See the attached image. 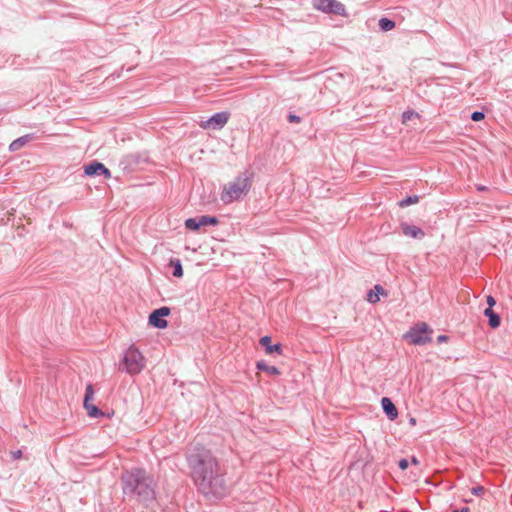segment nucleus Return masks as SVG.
I'll return each mask as SVG.
<instances>
[{"mask_svg":"<svg viewBox=\"0 0 512 512\" xmlns=\"http://www.w3.org/2000/svg\"><path fill=\"white\" fill-rule=\"evenodd\" d=\"M191 477L204 495L222 496L225 493L224 474L214 455L206 449L198 450L188 457Z\"/></svg>","mask_w":512,"mask_h":512,"instance_id":"obj_1","label":"nucleus"},{"mask_svg":"<svg viewBox=\"0 0 512 512\" xmlns=\"http://www.w3.org/2000/svg\"><path fill=\"white\" fill-rule=\"evenodd\" d=\"M122 489L126 495H137L141 500L154 499V480L142 469H132L122 474Z\"/></svg>","mask_w":512,"mask_h":512,"instance_id":"obj_2","label":"nucleus"},{"mask_svg":"<svg viewBox=\"0 0 512 512\" xmlns=\"http://www.w3.org/2000/svg\"><path fill=\"white\" fill-rule=\"evenodd\" d=\"M253 174L244 172L226 183L220 193V200L225 204H231L243 200L251 190Z\"/></svg>","mask_w":512,"mask_h":512,"instance_id":"obj_3","label":"nucleus"},{"mask_svg":"<svg viewBox=\"0 0 512 512\" xmlns=\"http://www.w3.org/2000/svg\"><path fill=\"white\" fill-rule=\"evenodd\" d=\"M146 357L135 345L131 344L122 353L118 369L128 375L140 374L146 367Z\"/></svg>","mask_w":512,"mask_h":512,"instance_id":"obj_4","label":"nucleus"},{"mask_svg":"<svg viewBox=\"0 0 512 512\" xmlns=\"http://www.w3.org/2000/svg\"><path fill=\"white\" fill-rule=\"evenodd\" d=\"M432 330L426 323L416 324L411 327L403 338L412 345H425L431 341Z\"/></svg>","mask_w":512,"mask_h":512,"instance_id":"obj_5","label":"nucleus"},{"mask_svg":"<svg viewBox=\"0 0 512 512\" xmlns=\"http://www.w3.org/2000/svg\"><path fill=\"white\" fill-rule=\"evenodd\" d=\"M230 117V113L227 111H222L215 113L210 118L203 120H196V119H190V122H185L184 125H192L196 126L199 125L200 128H222L224 125L227 124Z\"/></svg>","mask_w":512,"mask_h":512,"instance_id":"obj_6","label":"nucleus"},{"mask_svg":"<svg viewBox=\"0 0 512 512\" xmlns=\"http://www.w3.org/2000/svg\"><path fill=\"white\" fill-rule=\"evenodd\" d=\"M312 6L325 14L347 15L344 4L338 0H312Z\"/></svg>","mask_w":512,"mask_h":512,"instance_id":"obj_7","label":"nucleus"},{"mask_svg":"<svg viewBox=\"0 0 512 512\" xmlns=\"http://www.w3.org/2000/svg\"><path fill=\"white\" fill-rule=\"evenodd\" d=\"M171 313V310L167 306L160 307L156 310H154L148 318V322L151 326L157 328V329H165L168 326V321L165 319L167 316H169Z\"/></svg>","mask_w":512,"mask_h":512,"instance_id":"obj_8","label":"nucleus"},{"mask_svg":"<svg viewBox=\"0 0 512 512\" xmlns=\"http://www.w3.org/2000/svg\"><path fill=\"white\" fill-rule=\"evenodd\" d=\"M94 398V389L91 384L86 386L85 396H84V408L87 411V414L91 418H99L104 415L103 411H101L98 407H96L92 400Z\"/></svg>","mask_w":512,"mask_h":512,"instance_id":"obj_9","label":"nucleus"},{"mask_svg":"<svg viewBox=\"0 0 512 512\" xmlns=\"http://www.w3.org/2000/svg\"><path fill=\"white\" fill-rule=\"evenodd\" d=\"M84 173L87 176H100L103 175L106 179L111 178V172L108 168L105 167L104 164L93 161L84 166Z\"/></svg>","mask_w":512,"mask_h":512,"instance_id":"obj_10","label":"nucleus"},{"mask_svg":"<svg viewBox=\"0 0 512 512\" xmlns=\"http://www.w3.org/2000/svg\"><path fill=\"white\" fill-rule=\"evenodd\" d=\"M260 344L264 347L267 354L282 355L283 350L280 343L272 344L270 336H263L260 338Z\"/></svg>","mask_w":512,"mask_h":512,"instance_id":"obj_11","label":"nucleus"},{"mask_svg":"<svg viewBox=\"0 0 512 512\" xmlns=\"http://www.w3.org/2000/svg\"><path fill=\"white\" fill-rule=\"evenodd\" d=\"M401 230L405 236L411 238L421 239L425 236V233L421 228L407 223H401Z\"/></svg>","mask_w":512,"mask_h":512,"instance_id":"obj_12","label":"nucleus"},{"mask_svg":"<svg viewBox=\"0 0 512 512\" xmlns=\"http://www.w3.org/2000/svg\"><path fill=\"white\" fill-rule=\"evenodd\" d=\"M381 405L384 412L387 414L390 420H394L398 417V411L391 399L387 397H383L381 400Z\"/></svg>","mask_w":512,"mask_h":512,"instance_id":"obj_13","label":"nucleus"},{"mask_svg":"<svg viewBox=\"0 0 512 512\" xmlns=\"http://www.w3.org/2000/svg\"><path fill=\"white\" fill-rule=\"evenodd\" d=\"M380 295L385 296L386 292L381 285H375L374 289L367 293L366 299L369 303L375 304L380 301Z\"/></svg>","mask_w":512,"mask_h":512,"instance_id":"obj_14","label":"nucleus"},{"mask_svg":"<svg viewBox=\"0 0 512 512\" xmlns=\"http://www.w3.org/2000/svg\"><path fill=\"white\" fill-rule=\"evenodd\" d=\"M34 137L32 134H27V135H24L16 140H14L10 146H9V149L11 151H17L19 150L20 148H22L24 145H26L28 142H30L31 140H33Z\"/></svg>","mask_w":512,"mask_h":512,"instance_id":"obj_15","label":"nucleus"},{"mask_svg":"<svg viewBox=\"0 0 512 512\" xmlns=\"http://www.w3.org/2000/svg\"><path fill=\"white\" fill-rule=\"evenodd\" d=\"M256 367L258 370L266 372L270 375H280V370L276 366L268 365L265 361H258Z\"/></svg>","mask_w":512,"mask_h":512,"instance_id":"obj_16","label":"nucleus"},{"mask_svg":"<svg viewBox=\"0 0 512 512\" xmlns=\"http://www.w3.org/2000/svg\"><path fill=\"white\" fill-rule=\"evenodd\" d=\"M484 315L489 318V325L492 328H497L500 325V317L491 309L487 308L484 310Z\"/></svg>","mask_w":512,"mask_h":512,"instance_id":"obj_17","label":"nucleus"},{"mask_svg":"<svg viewBox=\"0 0 512 512\" xmlns=\"http://www.w3.org/2000/svg\"><path fill=\"white\" fill-rule=\"evenodd\" d=\"M378 25L381 31L387 32L395 27V22L386 17H382L380 18Z\"/></svg>","mask_w":512,"mask_h":512,"instance_id":"obj_18","label":"nucleus"},{"mask_svg":"<svg viewBox=\"0 0 512 512\" xmlns=\"http://www.w3.org/2000/svg\"><path fill=\"white\" fill-rule=\"evenodd\" d=\"M170 266L173 267V276L180 278L183 276V268L179 259H171Z\"/></svg>","mask_w":512,"mask_h":512,"instance_id":"obj_19","label":"nucleus"},{"mask_svg":"<svg viewBox=\"0 0 512 512\" xmlns=\"http://www.w3.org/2000/svg\"><path fill=\"white\" fill-rule=\"evenodd\" d=\"M420 115L414 110H406L402 113V124L407 125L410 120L419 119Z\"/></svg>","mask_w":512,"mask_h":512,"instance_id":"obj_20","label":"nucleus"},{"mask_svg":"<svg viewBox=\"0 0 512 512\" xmlns=\"http://www.w3.org/2000/svg\"><path fill=\"white\" fill-rule=\"evenodd\" d=\"M200 227L207 225H216L218 223V219L212 216H201L199 217Z\"/></svg>","mask_w":512,"mask_h":512,"instance_id":"obj_21","label":"nucleus"},{"mask_svg":"<svg viewBox=\"0 0 512 512\" xmlns=\"http://www.w3.org/2000/svg\"><path fill=\"white\" fill-rule=\"evenodd\" d=\"M185 227L192 231L198 230L200 228L199 218H188L185 221Z\"/></svg>","mask_w":512,"mask_h":512,"instance_id":"obj_22","label":"nucleus"},{"mask_svg":"<svg viewBox=\"0 0 512 512\" xmlns=\"http://www.w3.org/2000/svg\"><path fill=\"white\" fill-rule=\"evenodd\" d=\"M418 200H419L418 196H409V197H407V198H405V199H402V200L400 201L399 205H400L401 207H406V206H409V205H411V204H415V203H417V202H418Z\"/></svg>","mask_w":512,"mask_h":512,"instance_id":"obj_23","label":"nucleus"},{"mask_svg":"<svg viewBox=\"0 0 512 512\" xmlns=\"http://www.w3.org/2000/svg\"><path fill=\"white\" fill-rule=\"evenodd\" d=\"M484 117L485 114L482 111H474L470 116V118L476 122L482 120Z\"/></svg>","mask_w":512,"mask_h":512,"instance_id":"obj_24","label":"nucleus"},{"mask_svg":"<svg viewBox=\"0 0 512 512\" xmlns=\"http://www.w3.org/2000/svg\"><path fill=\"white\" fill-rule=\"evenodd\" d=\"M471 493L476 496H480L484 493V488L482 486H476L471 489Z\"/></svg>","mask_w":512,"mask_h":512,"instance_id":"obj_25","label":"nucleus"},{"mask_svg":"<svg viewBox=\"0 0 512 512\" xmlns=\"http://www.w3.org/2000/svg\"><path fill=\"white\" fill-rule=\"evenodd\" d=\"M399 465V468L402 469V470H405L408 468V465H409V462L407 459H401L398 463Z\"/></svg>","mask_w":512,"mask_h":512,"instance_id":"obj_26","label":"nucleus"},{"mask_svg":"<svg viewBox=\"0 0 512 512\" xmlns=\"http://www.w3.org/2000/svg\"><path fill=\"white\" fill-rule=\"evenodd\" d=\"M288 118L291 123H299L300 122V117L295 114H290Z\"/></svg>","mask_w":512,"mask_h":512,"instance_id":"obj_27","label":"nucleus"},{"mask_svg":"<svg viewBox=\"0 0 512 512\" xmlns=\"http://www.w3.org/2000/svg\"><path fill=\"white\" fill-rule=\"evenodd\" d=\"M487 303L489 305L488 308L492 309V307L495 305L496 301L492 296L489 295V296H487Z\"/></svg>","mask_w":512,"mask_h":512,"instance_id":"obj_28","label":"nucleus"},{"mask_svg":"<svg viewBox=\"0 0 512 512\" xmlns=\"http://www.w3.org/2000/svg\"><path fill=\"white\" fill-rule=\"evenodd\" d=\"M437 341H438V343L446 342V341H448V337L446 335H439L437 337Z\"/></svg>","mask_w":512,"mask_h":512,"instance_id":"obj_29","label":"nucleus"},{"mask_svg":"<svg viewBox=\"0 0 512 512\" xmlns=\"http://www.w3.org/2000/svg\"><path fill=\"white\" fill-rule=\"evenodd\" d=\"M12 455H13L14 459H19L22 456V451L21 450H17L15 452H13Z\"/></svg>","mask_w":512,"mask_h":512,"instance_id":"obj_30","label":"nucleus"},{"mask_svg":"<svg viewBox=\"0 0 512 512\" xmlns=\"http://www.w3.org/2000/svg\"><path fill=\"white\" fill-rule=\"evenodd\" d=\"M411 463H412L413 465H419V460H418L416 457H412V458H411Z\"/></svg>","mask_w":512,"mask_h":512,"instance_id":"obj_31","label":"nucleus"},{"mask_svg":"<svg viewBox=\"0 0 512 512\" xmlns=\"http://www.w3.org/2000/svg\"><path fill=\"white\" fill-rule=\"evenodd\" d=\"M453 512H469V508L468 507H463L459 510H454Z\"/></svg>","mask_w":512,"mask_h":512,"instance_id":"obj_32","label":"nucleus"},{"mask_svg":"<svg viewBox=\"0 0 512 512\" xmlns=\"http://www.w3.org/2000/svg\"><path fill=\"white\" fill-rule=\"evenodd\" d=\"M409 423H410V425L415 426L416 425V419L415 418H410L409 419Z\"/></svg>","mask_w":512,"mask_h":512,"instance_id":"obj_33","label":"nucleus"}]
</instances>
